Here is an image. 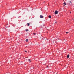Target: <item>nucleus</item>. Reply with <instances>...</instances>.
Segmentation results:
<instances>
[{"mask_svg":"<svg viewBox=\"0 0 74 74\" xmlns=\"http://www.w3.org/2000/svg\"><path fill=\"white\" fill-rule=\"evenodd\" d=\"M28 61H29L30 62H31V61L30 59H29L28 60Z\"/></svg>","mask_w":74,"mask_h":74,"instance_id":"obj_9","label":"nucleus"},{"mask_svg":"<svg viewBox=\"0 0 74 74\" xmlns=\"http://www.w3.org/2000/svg\"><path fill=\"white\" fill-rule=\"evenodd\" d=\"M27 25H28V26H29L30 25V24L29 23H27Z\"/></svg>","mask_w":74,"mask_h":74,"instance_id":"obj_7","label":"nucleus"},{"mask_svg":"<svg viewBox=\"0 0 74 74\" xmlns=\"http://www.w3.org/2000/svg\"><path fill=\"white\" fill-rule=\"evenodd\" d=\"M33 34H34V35H35V34H36L35 33H33Z\"/></svg>","mask_w":74,"mask_h":74,"instance_id":"obj_11","label":"nucleus"},{"mask_svg":"<svg viewBox=\"0 0 74 74\" xmlns=\"http://www.w3.org/2000/svg\"><path fill=\"white\" fill-rule=\"evenodd\" d=\"M70 13H71V12H70Z\"/></svg>","mask_w":74,"mask_h":74,"instance_id":"obj_15","label":"nucleus"},{"mask_svg":"<svg viewBox=\"0 0 74 74\" xmlns=\"http://www.w3.org/2000/svg\"><path fill=\"white\" fill-rule=\"evenodd\" d=\"M28 39H27L26 40V41L27 42H28Z\"/></svg>","mask_w":74,"mask_h":74,"instance_id":"obj_8","label":"nucleus"},{"mask_svg":"<svg viewBox=\"0 0 74 74\" xmlns=\"http://www.w3.org/2000/svg\"><path fill=\"white\" fill-rule=\"evenodd\" d=\"M71 1L69 0L68 2L66 3V4L67 5H71Z\"/></svg>","mask_w":74,"mask_h":74,"instance_id":"obj_1","label":"nucleus"},{"mask_svg":"<svg viewBox=\"0 0 74 74\" xmlns=\"http://www.w3.org/2000/svg\"><path fill=\"white\" fill-rule=\"evenodd\" d=\"M55 23H57V22H55Z\"/></svg>","mask_w":74,"mask_h":74,"instance_id":"obj_14","label":"nucleus"},{"mask_svg":"<svg viewBox=\"0 0 74 74\" xmlns=\"http://www.w3.org/2000/svg\"><path fill=\"white\" fill-rule=\"evenodd\" d=\"M48 17H49V18H51V16L49 15V16H48Z\"/></svg>","mask_w":74,"mask_h":74,"instance_id":"obj_6","label":"nucleus"},{"mask_svg":"<svg viewBox=\"0 0 74 74\" xmlns=\"http://www.w3.org/2000/svg\"><path fill=\"white\" fill-rule=\"evenodd\" d=\"M66 3L65 2H64V3H63V4L64 5V6H65L66 5Z\"/></svg>","mask_w":74,"mask_h":74,"instance_id":"obj_4","label":"nucleus"},{"mask_svg":"<svg viewBox=\"0 0 74 74\" xmlns=\"http://www.w3.org/2000/svg\"><path fill=\"white\" fill-rule=\"evenodd\" d=\"M7 27H6V28H7Z\"/></svg>","mask_w":74,"mask_h":74,"instance_id":"obj_16","label":"nucleus"},{"mask_svg":"<svg viewBox=\"0 0 74 74\" xmlns=\"http://www.w3.org/2000/svg\"><path fill=\"white\" fill-rule=\"evenodd\" d=\"M25 31H26V32L28 31V29H27V30L26 29V30H25Z\"/></svg>","mask_w":74,"mask_h":74,"instance_id":"obj_10","label":"nucleus"},{"mask_svg":"<svg viewBox=\"0 0 74 74\" xmlns=\"http://www.w3.org/2000/svg\"><path fill=\"white\" fill-rule=\"evenodd\" d=\"M69 33V32H66V34H67V33Z\"/></svg>","mask_w":74,"mask_h":74,"instance_id":"obj_13","label":"nucleus"},{"mask_svg":"<svg viewBox=\"0 0 74 74\" xmlns=\"http://www.w3.org/2000/svg\"><path fill=\"white\" fill-rule=\"evenodd\" d=\"M58 11H55V12H54L55 14V15H56V14H58Z\"/></svg>","mask_w":74,"mask_h":74,"instance_id":"obj_2","label":"nucleus"},{"mask_svg":"<svg viewBox=\"0 0 74 74\" xmlns=\"http://www.w3.org/2000/svg\"><path fill=\"white\" fill-rule=\"evenodd\" d=\"M67 58H69V55H67Z\"/></svg>","mask_w":74,"mask_h":74,"instance_id":"obj_5","label":"nucleus"},{"mask_svg":"<svg viewBox=\"0 0 74 74\" xmlns=\"http://www.w3.org/2000/svg\"><path fill=\"white\" fill-rule=\"evenodd\" d=\"M24 51L26 53H27V51Z\"/></svg>","mask_w":74,"mask_h":74,"instance_id":"obj_12","label":"nucleus"},{"mask_svg":"<svg viewBox=\"0 0 74 74\" xmlns=\"http://www.w3.org/2000/svg\"><path fill=\"white\" fill-rule=\"evenodd\" d=\"M43 16H42V15H41L40 16V18H43Z\"/></svg>","mask_w":74,"mask_h":74,"instance_id":"obj_3","label":"nucleus"}]
</instances>
